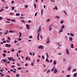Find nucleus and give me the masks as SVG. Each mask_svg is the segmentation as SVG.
<instances>
[{"label": "nucleus", "instance_id": "obj_36", "mask_svg": "<svg viewBox=\"0 0 77 77\" xmlns=\"http://www.w3.org/2000/svg\"><path fill=\"white\" fill-rule=\"evenodd\" d=\"M55 9H56V10H57V9H58L57 7L55 6Z\"/></svg>", "mask_w": 77, "mask_h": 77}, {"label": "nucleus", "instance_id": "obj_52", "mask_svg": "<svg viewBox=\"0 0 77 77\" xmlns=\"http://www.w3.org/2000/svg\"><path fill=\"white\" fill-rule=\"evenodd\" d=\"M56 17L58 19H59V18H59V16H56Z\"/></svg>", "mask_w": 77, "mask_h": 77}, {"label": "nucleus", "instance_id": "obj_16", "mask_svg": "<svg viewBox=\"0 0 77 77\" xmlns=\"http://www.w3.org/2000/svg\"><path fill=\"white\" fill-rule=\"evenodd\" d=\"M9 32H10V33H14V31H12V30H10L9 31Z\"/></svg>", "mask_w": 77, "mask_h": 77}, {"label": "nucleus", "instance_id": "obj_19", "mask_svg": "<svg viewBox=\"0 0 77 77\" xmlns=\"http://www.w3.org/2000/svg\"><path fill=\"white\" fill-rule=\"evenodd\" d=\"M14 14L13 13L11 12L9 14V15H14Z\"/></svg>", "mask_w": 77, "mask_h": 77}, {"label": "nucleus", "instance_id": "obj_35", "mask_svg": "<svg viewBox=\"0 0 77 77\" xmlns=\"http://www.w3.org/2000/svg\"><path fill=\"white\" fill-rule=\"evenodd\" d=\"M19 76H20V75H19V74H16V77H18Z\"/></svg>", "mask_w": 77, "mask_h": 77}, {"label": "nucleus", "instance_id": "obj_48", "mask_svg": "<svg viewBox=\"0 0 77 77\" xmlns=\"http://www.w3.org/2000/svg\"><path fill=\"white\" fill-rule=\"evenodd\" d=\"M70 76H71L70 75H66L67 77H70Z\"/></svg>", "mask_w": 77, "mask_h": 77}, {"label": "nucleus", "instance_id": "obj_43", "mask_svg": "<svg viewBox=\"0 0 77 77\" xmlns=\"http://www.w3.org/2000/svg\"><path fill=\"white\" fill-rule=\"evenodd\" d=\"M42 58L43 59H44V55H42Z\"/></svg>", "mask_w": 77, "mask_h": 77}, {"label": "nucleus", "instance_id": "obj_22", "mask_svg": "<svg viewBox=\"0 0 77 77\" xmlns=\"http://www.w3.org/2000/svg\"><path fill=\"white\" fill-rule=\"evenodd\" d=\"M24 7L26 8V9H27V7H28V5H24Z\"/></svg>", "mask_w": 77, "mask_h": 77}, {"label": "nucleus", "instance_id": "obj_55", "mask_svg": "<svg viewBox=\"0 0 77 77\" xmlns=\"http://www.w3.org/2000/svg\"><path fill=\"white\" fill-rule=\"evenodd\" d=\"M26 66H28V64L27 63H26L25 64Z\"/></svg>", "mask_w": 77, "mask_h": 77}, {"label": "nucleus", "instance_id": "obj_54", "mask_svg": "<svg viewBox=\"0 0 77 77\" xmlns=\"http://www.w3.org/2000/svg\"><path fill=\"white\" fill-rule=\"evenodd\" d=\"M8 59H9V60H11V58H9V57H8Z\"/></svg>", "mask_w": 77, "mask_h": 77}, {"label": "nucleus", "instance_id": "obj_8", "mask_svg": "<svg viewBox=\"0 0 77 77\" xmlns=\"http://www.w3.org/2000/svg\"><path fill=\"white\" fill-rule=\"evenodd\" d=\"M57 72V70L56 69H54V73H56Z\"/></svg>", "mask_w": 77, "mask_h": 77}, {"label": "nucleus", "instance_id": "obj_57", "mask_svg": "<svg viewBox=\"0 0 77 77\" xmlns=\"http://www.w3.org/2000/svg\"><path fill=\"white\" fill-rule=\"evenodd\" d=\"M14 51H15L14 49H13L11 50V51L12 52Z\"/></svg>", "mask_w": 77, "mask_h": 77}, {"label": "nucleus", "instance_id": "obj_23", "mask_svg": "<svg viewBox=\"0 0 77 77\" xmlns=\"http://www.w3.org/2000/svg\"><path fill=\"white\" fill-rule=\"evenodd\" d=\"M19 35H20V36H19V37L20 38H21V32H19Z\"/></svg>", "mask_w": 77, "mask_h": 77}, {"label": "nucleus", "instance_id": "obj_18", "mask_svg": "<svg viewBox=\"0 0 77 77\" xmlns=\"http://www.w3.org/2000/svg\"><path fill=\"white\" fill-rule=\"evenodd\" d=\"M11 21H12V22H15V20H14V19H11Z\"/></svg>", "mask_w": 77, "mask_h": 77}, {"label": "nucleus", "instance_id": "obj_46", "mask_svg": "<svg viewBox=\"0 0 77 77\" xmlns=\"http://www.w3.org/2000/svg\"><path fill=\"white\" fill-rule=\"evenodd\" d=\"M21 50H19L18 51V53H21Z\"/></svg>", "mask_w": 77, "mask_h": 77}, {"label": "nucleus", "instance_id": "obj_24", "mask_svg": "<svg viewBox=\"0 0 77 77\" xmlns=\"http://www.w3.org/2000/svg\"><path fill=\"white\" fill-rule=\"evenodd\" d=\"M14 73H15V72H16V69H15V68H14Z\"/></svg>", "mask_w": 77, "mask_h": 77}, {"label": "nucleus", "instance_id": "obj_5", "mask_svg": "<svg viewBox=\"0 0 77 77\" xmlns=\"http://www.w3.org/2000/svg\"><path fill=\"white\" fill-rule=\"evenodd\" d=\"M50 42V39L49 38H48V41L46 42L47 44H49Z\"/></svg>", "mask_w": 77, "mask_h": 77}, {"label": "nucleus", "instance_id": "obj_61", "mask_svg": "<svg viewBox=\"0 0 77 77\" xmlns=\"http://www.w3.org/2000/svg\"><path fill=\"white\" fill-rule=\"evenodd\" d=\"M29 53V54H30L31 56L32 55V53L30 52Z\"/></svg>", "mask_w": 77, "mask_h": 77}, {"label": "nucleus", "instance_id": "obj_4", "mask_svg": "<svg viewBox=\"0 0 77 77\" xmlns=\"http://www.w3.org/2000/svg\"><path fill=\"white\" fill-rule=\"evenodd\" d=\"M41 30V26H40L39 29H38L37 31L38 33H39L40 31Z\"/></svg>", "mask_w": 77, "mask_h": 77}, {"label": "nucleus", "instance_id": "obj_21", "mask_svg": "<svg viewBox=\"0 0 77 77\" xmlns=\"http://www.w3.org/2000/svg\"><path fill=\"white\" fill-rule=\"evenodd\" d=\"M11 60L13 61V62H15V60L14 59L13 57H12V58L11 59Z\"/></svg>", "mask_w": 77, "mask_h": 77}, {"label": "nucleus", "instance_id": "obj_39", "mask_svg": "<svg viewBox=\"0 0 77 77\" xmlns=\"http://www.w3.org/2000/svg\"><path fill=\"white\" fill-rule=\"evenodd\" d=\"M31 66H34V63H31Z\"/></svg>", "mask_w": 77, "mask_h": 77}, {"label": "nucleus", "instance_id": "obj_40", "mask_svg": "<svg viewBox=\"0 0 77 77\" xmlns=\"http://www.w3.org/2000/svg\"><path fill=\"white\" fill-rule=\"evenodd\" d=\"M34 7H35V9H36V4H34Z\"/></svg>", "mask_w": 77, "mask_h": 77}, {"label": "nucleus", "instance_id": "obj_17", "mask_svg": "<svg viewBox=\"0 0 77 77\" xmlns=\"http://www.w3.org/2000/svg\"><path fill=\"white\" fill-rule=\"evenodd\" d=\"M63 32V29H61L59 31V32Z\"/></svg>", "mask_w": 77, "mask_h": 77}, {"label": "nucleus", "instance_id": "obj_7", "mask_svg": "<svg viewBox=\"0 0 77 77\" xmlns=\"http://www.w3.org/2000/svg\"><path fill=\"white\" fill-rule=\"evenodd\" d=\"M2 61H3V63H5V62H7V60H4V59H2Z\"/></svg>", "mask_w": 77, "mask_h": 77}, {"label": "nucleus", "instance_id": "obj_60", "mask_svg": "<svg viewBox=\"0 0 77 77\" xmlns=\"http://www.w3.org/2000/svg\"><path fill=\"white\" fill-rule=\"evenodd\" d=\"M5 9H8V6H6L5 7Z\"/></svg>", "mask_w": 77, "mask_h": 77}, {"label": "nucleus", "instance_id": "obj_45", "mask_svg": "<svg viewBox=\"0 0 77 77\" xmlns=\"http://www.w3.org/2000/svg\"><path fill=\"white\" fill-rule=\"evenodd\" d=\"M40 35V33H38L37 35V37H39V35Z\"/></svg>", "mask_w": 77, "mask_h": 77}, {"label": "nucleus", "instance_id": "obj_25", "mask_svg": "<svg viewBox=\"0 0 77 77\" xmlns=\"http://www.w3.org/2000/svg\"><path fill=\"white\" fill-rule=\"evenodd\" d=\"M60 24H63V20H61L60 22Z\"/></svg>", "mask_w": 77, "mask_h": 77}, {"label": "nucleus", "instance_id": "obj_38", "mask_svg": "<svg viewBox=\"0 0 77 77\" xmlns=\"http://www.w3.org/2000/svg\"><path fill=\"white\" fill-rule=\"evenodd\" d=\"M18 69H22V68L21 67H18L17 68Z\"/></svg>", "mask_w": 77, "mask_h": 77}, {"label": "nucleus", "instance_id": "obj_6", "mask_svg": "<svg viewBox=\"0 0 77 77\" xmlns=\"http://www.w3.org/2000/svg\"><path fill=\"white\" fill-rule=\"evenodd\" d=\"M69 41H72V37H70L69 38Z\"/></svg>", "mask_w": 77, "mask_h": 77}, {"label": "nucleus", "instance_id": "obj_47", "mask_svg": "<svg viewBox=\"0 0 77 77\" xmlns=\"http://www.w3.org/2000/svg\"><path fill=\"white\" fill-rule=\"evenodd\" d=\"M49 30L50 31H51V30H52V28H51V27H50V28H49Z\"/></svg>", "mask_w": 77, "mask_h": 77}, {"label": "nucleus", "instance_id": "obj_14", "mask_svg": "<svg viewBox=\"0 0 77 77\" xmlns=\"http://www.w3.org/2000/svg\"><path fill=\"white\" fill-rule=\"evenodd\" d=\"M16 16H17V17L18 16H19L20 15V13H18V14L17 13L16 14Z\"/></svg>", "mask_w": 77, "mask_h": 77}, {"label": "nucleus", "instance_id": "obj_63", "mask_svg": "<svg viewBox=\"0 0 77 77\" xmlns=\"http://www.w3.org/2000/svg\"><path fill=\"white\" fill-rule=\"evenodd\" d=\"M6 41H3V43H6Z\"/></svg>", "mask_w": 77, "mask_h": 77}, {"label": "nucleus", "instance_id": "obj_59", "mask_svg": "<svg viewBox=\"0 0 77 77\" xmlns=\"http://www.w3.org/2000/svg\"><path fill=\"white\" fill-rule=\"evenodd\" d=\"M37 14H38V13H36L35 14V17H36V15H37Z\"/></svg>", "mask_w": 77, "mask_h": 77}, {"label": "nucleus", "instance_id": "obj_44", "mask_svg": "<svg viewBox=\"0 0 77 77\" xmlns=\"http://www.w3.org/2000/svg\"><path fill=\"white\" fill-rule=\"evenodd\" d=\"M15 9V8H14V6H13L12 7V11H14V9Z\"/></svg>", "mask_w": 77, "mask_h": 77}, {"label": "nucleus", "instance_id": "obj_64", "mask_svg": "<svg viewBox=\"0 0 77 77\" xmlns=\"http://www.w3.org/2000/svg\"><path fill=\"white\" fill-rule=\"evenodd\" d=\"M37 39L38 41H39V37H37Z\"/></svg>", "mask_w": 77, "mask_h": 77}, {"label": "nucleus", "instance_id": "obj_11", "mask_svg": "<svg viewBox=\"0 0 77 77\" xmlns=\"http://www.w3.org/2000/svg\"><path fill=\"white\" fill-rule=\"evenodd\" d=\"M73 77H77V73H75L73 75Z\"/></svg>", "mask_w": 77, "mask_h": 77}, {"label": "nucleus", "instance_id": "obj_32", "mask_svg": "<svg viewBox=\"0 0 77 77\" xmlns=\"http://www.w3.org/2000/svg\"><path fill=\"white\" fill-rule=\"evenodd\" d=\"M29 58L28 57H26V61H27V60H28V59Z\"/></svg>", "mask_w": 77, "mask_h": 77}, {"label": "nucleus", "instance_id": "obj_26", "mask_svg": "<svg viewBox=\"0 0 77 77\" xmlns=\"http://www.w3.org/2000/svg\"><path fill=\"white\" fill-rule=\"evenodd\" d=\"M56 61H54V65H56Z\"/></svg>", "mask_w": 77, "mask_h": 77}, {"label": "nucleus", "instance_id": "obj_15", "mask_svg": "<svg viewBox=\"0 0 77 77\" xmlns=\"http://www.w3.org/2000/svg\"><path fill=\"white\" fill-rule=\"evenodd\" d=\"M71 67H69L67 69L68 71H70V70H71Z\"/></svg>", "mask_w": 77, "mask_h": 77}, {"label": "nucleus", "instance_id": "obj_31", "mask_svg": "<svg viewBox=\"0 0 77 77\" xmlns=\"http://www.w3.org/2000/svg\"><path fill=\"white\" fill-rule=\"evenodd\" d=\"M3 56L4 57H6V54L5 53L3 54Z\"/></svg>", "mask_w": 77, "mask_h": 77}, {"label": "nucleus", "instance_id": "obj_12", "mask_svg": "<svg viewBox=\"0 0 77 77\" xmlns=\"http://www.w3.org/2000/svg\"><path fill=\"white\" fill-rule=\"evenodd\" d=\"M73 46H74V44H72L71 45V48H74V47H73Z\"/></svg>", "mask_w": 77, "mask_h": 77}, {"label": "nucleus", "instance_id": "obj_49", "mask_svg": "<svg viewBox=\"0 0 77 77\" xmlns=\"http://www.w3.org/2000/svg\"><path fill=\"white\" fill-rule=\"evenodd\" d=\"M3 19V18L2 17H0V20H2Z\"/></svg>", "mask_w": 77, "mask_h": 77}, {"label": "nucleus", "instance_id": "obj_34", "mask_svg": "<svg viewBox=\"0 0 77 77\" xmlns=\"http://www.w3.org/2000/svg\"><path fill=\"white\" fill-rule=\"evenodd\" d=\"M8 40L10 41L11 40V38L9 37H8Z\"/></svg>", "mask_w": 77, "mask_h": 77}, {"label": "nucleus", "instance_id": "obj_2", "mask_svg": "<svg viewBox=\"0 0 77 77\" xmlns=\"http://www.w3.org/2000/svg\"><path fill=\"white\" fill-rule=\"evenodd\" d=\"M66 54H67V55H69V50H68V49L67 48L66 49Z\"/></svg>", "mask_w": 77, "mask_h": 77}, {"label": "nucleus", "instance_id": "obj_53", "mask_svg": "<svg viewBox=\"0 0 77 77\" xmlns=\"http://www.w3.org/2000/svg\"><path fill=\"white\" fill-rule=\"evenodd\" d=\"M22 39L21 38H20L18 39V41H21Z\"/></svg>", "mask_w": 77, "mask_h": 77}, {"label": "nucleus", "instance_id": "obj_3", "mask_svg": "<svg viewBox=\"0 0 77 77\" xmlns=\"http://www.w3.org/2000/svg\"><path fill=\"white\" fill-rule=\"evenodd\" d=\"M38 48H40V49H43L44 48V46L42 45H41L38 47Z\"/></svg>", "mask_w": 77, "mask_h": 77}, {"label": "nucleus", "instance_id": "obj_41", "mask_svg": "<svg viewBox=\"0 0 77 77\" xmlns=\"http://www.w3.org/2000/svg\"><path fill=\"white\" fill-rule=\"evenodd\" d=\"M50 19H48L47 20V22H48V21H50Z\"/></svg>", "mask_w": 77, "mask_h": 77}, {"label": "nucleus", "instance_id": "obj_1", "mask_svg": "<svg viewBox=\"0 0 77 77\" xmlns=\"http://www.w3.org/2000/svg\"><path fill=\"white\" fill-rule=\"evenodd\" d=\"M26 27L28 30H29L30 29V25H29L26 24Z\"/></svg>", "mask_w": 77, "mask_h": 77}, {"label": "nucleus", "instance_id": "obj_50", "mask_svg": "<svg viewBox=\"0 0 77 77\" xmlns=\"http://www.w3.org/2000/svg\"><path fill=\"white\" fill-rule=\"evenodd\" d=\"M29 38L30 39H31V38H33V37L32 36H29Z\"/></svg>", "mask_w": 77, "mask_h": 77}, {"label": "nucleus", "instance_id": "obj_33", "mask_svg": "<svg viewBox=\"0 0 77 77\" xmlns=\"http://www.w3.org/2000/svg\"><path fill=\"white\" fill-rule=\"evenodd\" d=\"M5 47H7V48H8V44H6Z\"/></svg>", "mask_w": 77, "mask_h": 77}, {"label": "nucleus", "instance_id": "obj_20", "mask_svg": "<svg viewBox=\"0 0 77 77\" xmlns=\"http://www.w3.org/2000/svg\"><path fill=\"white\" fill-rule=\"evenodd\" d=\"M3 11H4V9H1V10H0V13L2 12H3Z\"/></svg>", "mask_w": 77, "mask_h": 77}, {"label": "nucleus", "instance_id": "obj_9", "mask_svg": "<svg viewBox=\"0 0 77 77\" xmlns=\"http://www.w3.org/2000/svg\"><path fill=\"white\" fill-rule=\"evenodd\" d=\"M70 35L71 36H72V37L74 36V35L73 34H72V33H70Z\"/></svg>", "mask_w": 77, "mask_h": 77}, {"label": "nucleus", "instance_id": "obj_58", "mask_svg": "<svg viewBox=\"0 0 77 77\" xmlns=\"http://www.w3.org/2000/svg\"><path fill=\"white\" fill-rule=\"evenodd\" d=\"M6 23H10V22H9V21H6Z\"/></svg>", "mask_w": 77, "mask_h": 77}, {"label": "nucleus", "instance_id": "obj_28", "mask_svg": "<svg viewBox=\"0 0 77 77\" xmlns=\"http://www.w3.org/2000/svg\"><path fill=\"white\" fill-rule=\"evenodd\" d=\"M21 22H22V23H26V22L24 21V20H21Z\"/></svg>", "mask_w": 77, "mask_h": 77}, {"label": "nucleus", "instance_id": "obj_56", "mask_svg": "<svg viewBox=\"0 0 77 77\" xmlns=\"http://www.w3.org/2000/svg\"><path fill=\"white\" fill-rule=\"evenodd\" d=\"M4 52L6 53H7V51H6V50H4Z\"/></svg>", "mask_w": 77, "mask_h": 77}, {"label": "nucleus", "instance_id": "obj_42", "mask_svg": "<svg viewBox=\"0 0 77 77\" xmlns=\"http://www.w3.org/2000/svg\"><path fill=\"white\" fill-rule=\"evenodd\" d=\"M76 70V69H74L72 70V72H74V71H75Z\"/></svg>", "mask_w": 77, "mask_h": 77}, {"label": "nucleus", "instance_id": "obj_13", "mask_svg": "<svg viewBox=\"0 0 77 77\" xmlns=\"http://www.w3.org/2000/svg\"><path fill=\"white\" fill-rule=\"evenodd\" d=\"M61 29H64L65 28V25H63L61 27Z\"/></svg>", "mask_w": 77, "mask_h": 77}, {"label": "nucleus", "instance_id": "obj_10", "mask_svg": "<svg viewBox=\"0 0 77 77\" xmlns=\"http://www.w3.org/2000/svg\"><path fill=\"white\" fill-rule=\"evenodd\" d=\"M46 62H47L48 63L49 62V60H48V58H46Z\"/></svg>", "mask_w": 77, "mask_h": 77}, {"label": "nucleus", "instance_id": "obj_30", "mask_svg": "<svg viewBox=\"0 0 77 77\" xmlns=\"http://www.w3.org/2000/svg\"><path fill=\"white\" fill-rule=\"evenodd\" d=\"M64 12L65 14V15L66 16H67V14H66V11H64Z\"/></svg>", "mask_w": 77, "mask_h": 77}, {"label": "nucleus", "instance_id": "obj_62", "mask_svg": "<svg viewBox=\"0 0 77 77\" xmlns=\"http://www.w3.org/2000/svg\"><path fill=\"white\" fill-rule=\"evenodd\" d=\"M11 67H12V68H14V67H15V66L14 65L12 66Z\"/></svg>", "mask_w": 77, "mask_h": 77}, {"label": "nucleus", "instance_id": "obj_51", "mask_svg": "<svg viewBox=\"0 0 77 77\" xmlns=\"http://www.w3.org/2000/svg\"><path fill=\"white\" fill-rule=\"evenodd\" d=\"M14 1H12L11 2V4H14Z\"/></svg>", "mask_w": 77, "mask_h": 77}, {"label": "nucleus", "instance_id": "obj_37", "mask_svg": "<svg viewBox=\"0 0 77 77\" xmlns=\"http://www.w3.org/2000/svg\"><path fill=\"white\" fill-rule=\"evenodd\" d=\"M54 68H52V69H51V71H52V72H53L54 71Z\"/></svg>", "mask_w": 77, "mask_h": 77}, {"label": "nucleus", "instance_id": "obj_29", "mask_svg": "<svg viewBox=\"0 0 77 77\" xmlns=\"http://www.w3.org/2000/svg\"><path fill=\"white\" fill-rule=\"evenodd\" d=\"M43 14V9H42L41 10V14Z\"/></svg>", "mask_w": 77, "mask_h": 77}, {"label": "nucleus", "instance_id": "obj_27", "mask_svg": "<svg viewBox=\"0 0 77 77\" xmlns=\"http://www.w3.org/2000/svg\"><path fill=\"white\" fill-rule=\"evenodd\" d=\"M50 70H48L47 72V74H48V73H49V72H50Z\"/></svg>", "mask_w": 77, "mask_h": 77}]
</instances>
